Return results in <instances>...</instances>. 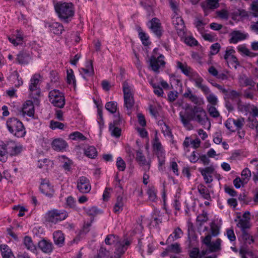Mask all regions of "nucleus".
Masks as SVG:
<instances>
[{
	"instance_id": "49",
	"label": "nucleus",
	"mask_w": 258,
	"mask_h": 258,
	"mask_svg": "<svg viewBox=\"0 0 258 258\" xmlns=\"http://www.w3.org/2000/svg\"><path fill=\"white\" fill-rule=\"evenodd\" d=\"M199 171L201 173L202 175H212V174L214 172V168L212 166L207 167L205 168H199Z\"/></svg>"
},
{
	"instance_id": "10",
	"label": "nucleus",
	"mask_w": 258,
	"mask_h": 258,
	"mask_svg": "<svg viewBox=\"0 0 258 258\" xmlns=\"http://www.w3.org/2000/svg\"><path fill=\"white\" fill-rule=\"evenodd\" d=\"M196 113H195L194 110V107L191 108L190 112H186V116L184 115L182 112H180L179 117L183 126L190 130V128L189 126H191L190 123V121L191 120H195L196 119Z\"/></svg>"
},
{
	"instance_id": "56",
	"label": "nucleus",
	"mask_w": 258,
	"mask_h": 258,
	"mask_svg": "<svg viewBox=\"0 0 258 258\" xmlns=\"http://www.w3.org/2000/svg\"><path fill=\"white\" fill-rule=\"evenodd\" d=\"M111 132V135L115 137H119L121 135V129L118 126H113L111 129H109Z\"/></svg>"
},
{
	"instance_id": "19",
	"label": "nucleus",
	"mask_w": 258,
	"mask_h": 258,
	"mask_svg": "<svg viewBox=\"0 0 258 258\" xmlns=\"http://www.w3.org/2000/svg\"><path fill=\"white\" fill-rule=\"evenodd\" d=\"M52 148L55 151H62L68 146L67 142L61 139H56L51 143Z\"/></svg>"
},
{
	"instance_id": "36",
	"label": "nucleus",
	"mask_w": 258,
	"mask_h": 258,
	"mask_svg": "<svg viewBox=\"0 0 258 258\" xmlns=\"http://www.w3.org/2000/svg\"><path fill=\"white\" fill-rule=\"evenodd\" d=\"M166 250L170 252L175 253H179L181 252L180 244L177 242L168 245Z\"/></svg>"
},
{
	"instance_id": "30",
	"label": "nucleus",
	"mask_w": 258,
	"mask_h": 258,
	"mask_svg": "<svg viewBox=\"0 0 258 258\" xmlns=\"http://www.w3.org/2000/svg\"><path fill=\"white\" fill-rule=\"evenodd\" d=\"M136 160L139 162L142 165H146L147 166V170H149L150 167V164L147 163V161L145 156L143 154L141 150H138L137 151V157Z\"/></svg>"
},
{
	"instance_id": "23",
	"label": "nucleus",
	"mask_w": 258,
	"mask_h": 258,
	"mask_svg": "<svg viewBox=\"0 0 258 258\" xmlns=\"http://www.w3.org/2000/svg\"><path fill=\"white\" fill-rule=\"evenodd\" d=\"M198 190L202 198L204 199L211 201V198L208 189L203 184L198 186Z\"/></svg>"
},
{
	"instance_id": "3",
	"label": "nucleus",
	"mask_w": 258,
	"mask_h": 258,
	"mask_svg": "<svg viewBox=\"0 0 258 258\" xmlns=\"http://www.w3.org/2000/svg\"><path fill=\"white\" fill-rule=\"evenodd\" d=\"M195 82V86L200 89L203 93L206 96V99L208 102L212 105H216L218 103L217 97L213 93H210V88L202 83L204 82L203 79L199 75L197 78L191 80Z\"/></svg>"
},
{
	"instance_id": "50",
	"label": "nucleus",
	"mask_w": 258,
	"mask_h": 258,
	"mask_svg": "<svg viewBox=\"0 0 258 258\" xmlns=\"http://www.w3.org/2000/svg\"><path fill=\"white\" fill-rule=\"evenodd\" d=\"M116 166L117 169L121 171H124L126 168V164L120 157L117 158Z\"/></svg>"
},
{
	"instance_id": "25",
	"label": "nucleus",
	"mask_w": 258,
	"mask_h": 258,
	"mask_svg": "<svg viewBox=\"0 0 258 258\" xmlns=\"http://www.w3.org/2000/svg\"><path fill=\"white\" fill-rule=\"evenodd\" d=\"M0 249L3 258H15L11 249L7 245H1L0 246Z\"/></svg>"
},
{
	"instance_id": "22",
	"label": "nucleus",
	"mask_w": 258,
	"mask_h": 258,
	"mask_svg": "<svg viewBox=\"0 0 258 258\" xmlns=\"http://www.w3.org/2000/svg\"><path fill=\"white\" fill-rule=\"evenodd\" d=\"M23 243L25 246L26 248L35 253L37 250L36 246L33 244L32 239L31 237L29 236H26L24 237Z\"/></svg>"
},
{
	"instance_id": "15",
	"label": "nucleus",
	"mask_w": 258,
	"mask_h": 258,
	"mask_svg": "<svg viewBox=\"0 0 258 258\" xmlns=\"http://www.w3.org/2000/svg\"><path fill=\"white\" fill-rule=\"evenodd\" d=\"M173 24L176 30L177 33L178 35H183L185 33L184 29L185 25L184 21L181 17H177L173 20Z\"/></svg>"
},
{
	"instance_id": "58",
	"label": "nucleus",
	"mask_w": 258,
	"mask_h": 258,
	"mask_svg": "<svg viewBox=\"0 0 258 258\" xmlns=\"http://www.w3.org/2000/svg\"><path fill=\"white\" fill-rule=\"evenodd\" d=\"M220 45L218 43L213 44L210 47V53L211 55H215L219 51L220 49Z\"/></svg>"
},
{
	"instance_id": "39",
	"label": "nucleus",
	"mask_w": 258,
	"mask_h": 258,
	"mask_svg": "<svg viewBox=\"0 0 258 258\" xmlns=\"http://www.w3.org/2000/svg\"><path fill=\"white\" fill-rule=\"evenodd\" d=\"M118 241V236L114 234H109L105 239V243L107 245L116 244Z\"/></svg>"
},
{
	"instance_id": "57",
	"label": "nucleus",
	"mask_w": 258,
	"mask_h": 258,
	"mask_svg": "<svg viewBox=\"0 0 258 258\" xmlns=\"http://www.w3.org/2000/svg\"><path fill=\"white\" fill-rule=\"evenodd\" d=\"M219 6L218 0H207V7L210 9H215Z\"/></svg>"
},
{
	"instance_id": "20",
	"label": "nucleus",
	"mask_w": 258,
	"mask_h": 258,
	"mask_svg": "<svg viewBox=\"0 0 258 258\" xmlns=\"http://www.w3.org/2000/svg\"><path fill=\"white\" fill-rule=\"evenodd\" d=\"M53 238L54 243L61 247L63 245L64 237L62 232L60 231H55L53 234Z\"/></svg>"
},
{
	"instance_id": "42",
	"label": "nucleus",
	"mask_w": 258,
	"mask_h": 258,
	"mask_svg": "<svg viewBox=\"0 0 258 258\" xmlns=\"http://www.w3.org/2000/svg\"><path fill=\"white\" fill-rule=\"evenodd\" d=\"M233 124L235 125L236 131L240 130L244 123V118L243 117H240L237 118V119H233Z\"/></svg>"
},
{
	"instance_id": "60",
	"label": "nucleus",
	"mask_w": 258,
	"mask_h": 258,
	"mask_svg": "<svg viewBox=\"0 0 258 258\" xmlns=\"http://www.w3.org/2000/svg\"><path fill=\"white\" fill-rule=\"evenodd\" d=\"M185 42L190 46H197L198 44V42L192 36L186 38Z\"/></svg>"
},
{
	"instance_id": "11",
	"label": "nucleus",
	"mask_w": 258,
	"mask_h": 258,
	"mask_svg": "<svg viewBox=\"0 0 258 258\" xmlns=\"http://www.w3.org/2000/svg\"><path fill=\"white\" fill-rule=\"evenodd\" d=\"M77 188L82 193L87 194L91 190L89 180L85 176L80 177L78 180Z\"/></svg>"
},
{
	"instance_id": "38",
	"label": "nucleus",
	"mask_w": 258,
	"mask_h": 258,
	"mask_svg": "<svg viewBox=\"0 0 258 258\" xmlns=\"http://www.w3.org/2000/svg\"><path fill=\"white\" fill-rule=\"evenodd\" d=\"M114 118L113 122H111L109 124V129H111L113 126H118L122 123V119L119 113L117 115H114Z\"/></svg>"
},
{
	"instance_id": "59",
	"label": "nucleus",
	"mask_w": 258,
	"mask_h": 258,
	"mask_svg": "<svg viewBox=\"0 0 258 258\" xmlns=\"http://www.w3.org/2000/svg\"><path fill=\"white\" fill-rule=\"evenodd\" d=\"M233 184L236 188H239L241 185L243 186L245 183L239 177H236L233 181Z\"/></svg>"
},
{
	"instance_id": "41",
	"label": "nucleus",
	"mask_w": 258,
	"mask_h": 258,
	"mask_svg": "<svg viewBox=\"0 0 258 258\" xmlns=\"http://www.w3.org/2000/svg\"><path fill=\"white\" fill-rule=\"evenodd\" d=\"M247 121L248 122V126L252 129L255 128L257 136H258V121L257 119L256 118H251L249 117L247 119Z\"/></svg>"
},
{
	"instance_id": "46",
	"label": "nucleus",
	"mask_w": 258,
	"mask_h": 258,
	"mask_svg": "<svg viewBox=\"0 0 258 258\" xmlns=\"http://www.w3.org/2000/svg\"><path fill=\"white\" fill-rule=\"evenodd\" d=\"M69 137L73 140L84 141L86 139V138L79 132L72 133L70 135Z\"/></svg>"
},
{
	"instance_id": "44",
	"label": "nucleus",
	"mask_w": 258,
	"mask_h": 258,
	"mask_svg": "<svg viewBox=\"0 0 258 258\" xmlns=\"http://www.w3.org/2000/svg\"><path fill=\"white\" fill-rule=\"evenodd\" d=\"M241 237L245 243L250 244L254 242V239L246 231L242 232Z\"/></svg>"
},
{
	"instance_id": "24",
	"label": "nucleus",
	"mask_w": 258,
	"mask_h": 258,
	"mask_svg": "<svg viewBox=\"0 0 258 258\" xmlns=\"http://www.w3.org/2000/svg\"><path fill=\"white\" fill-rule=\"evenodd\" d=\"M50 31L56 35H60L64 30L62 25L59 23H53L49 25Z\"/></svg>"
},
{
	"instance_id": "12",
	"label": "nucleus",
	"mask_w": 258,
	"mask_h": 258,
	"mask_svg": "<svg viewBox=\"0 0 258 258\" xmlns=\"http://www.w3.org/2000/svg\"><path fill=\"white\" fill-rule=\"evenodd\" d=\"M39 188L41 192L48 197H53L54 191L48 180L42 179Z\"/></svg>"
},
{
	"instance_id": "55",
	"label": "nucleus",
	"mask_w": 258,
	"mask_h": 258,
	"mask_svg": "<svg viewBox=\"0 0 258 258\" xmlns=\"http://www.w3.org/2000/svg\"><path fill=\"white\" fill-rule=\"evenodd\" d=\"M189 256L190 258H201L200 256L199 249L197 247H194L189 252Z\"/></svg>"
},
{
	"instance_id": "54",
	"label": "nucleus",
	"mask_w": 258,
	"mask_h": 258,
	"mask_svg": "<svg viewBox=\"0 0 258 258\" xmlns=\"http://www.w3.org/2000/svg\"><path fill=\"white\" fill-rule=\"evenodd\" d=\"M210 227L212 236H216L219 234L220 228L216 223H212Z\"/></svg>"
},
{
	"instance_id": "29",
	"label": "nucleus",
	"mask_w": 258,
	"mask_h": 258,
	"mask_svg": "<svg viewBox=\"0 0 258 258\" xmlns=\"http://www.w3.org/2000/svg\"><path fill=\"white\" fill-rule=\"evenodd\" d=\"M124 203L123 198L121 196H118L116 198V202L113 207V212L115 213H119L123 210Z\"/></svg>"
},
{
	"instance_id": "14",
	"label": "nucleus",
	"mask_w": 258,
	"mask_h": 258,
	"mask_svg": "<svg viewBox=\"0 0 258 258\" xmlns=\"http://www.w3.org/2000/svg\"><path fill=\"white\" fill-rule=\"evenodd\" d=\"M38 246L42 252L45 253H51L53 249L52 242L45 239H43L38 242Z\"/></svg>"
},
{
	"instance_id": "63",
	"label": "nucleus",
	"mask_w": 258,
	"mask_h": 258,
	"mask_svg": "<svg viewBox=\"0 0 258 258\" xmlns=\"http://www.w3.org/2000/svg\"><path fill=\"white\" fill-rule=\"evenodd\" d=\"M178 97V93L176 91H171L168 94V99L170 102L174 101Z\"/></svg>"
},
{
	"instance_id": "35",
	"label": "nucleus",
	"mask_w": 258,
	"mask_h": 258,
	"mask_svg": "<svg viewBox=\"0 0 258 258\" xmlns=\"http://www.w3.org/2000/svg\"><path fill=\"white\" fill-rule=\"evenodd\" d=\"M237 227L241 229V232L246 231V229L250 227V220L240 219L237 224Z\"/></svg>"
},
{
	"instance_id": "1",
	"label": "nucleus",
	"mask_w": 258,
	"mask_h": 258,
	"mask_svg": "<svg viewBox=\"0 0 258 258\" xmlns=\"http://www.w3.org/2000/svg\"><path fill=\"white\" fill-rule=\"evenodd\" d=\"M54 7L58 17L64 22L68 23L74 15L73 5L71 3H58Z\"/></svg>"
},
{
	"instance_id": "21",
	"label": "nucleus",
	"mask_w": 258,
	"mask_h": 258,
	"mask_svg": "<svg viewBox=\"0 0 258 258\" xmlns=\"http://www.w3.org/2000/svg\"><path fill=\"white\" fill-rule=\"evenodd\" d=\"M124 107L126 108L127 110L131 109L135 103L133 95L131 93H126L124 95Z\"/></svg>"
},
{
	"instance_id": "45",
	"label": "nucleus",
	"mask_w": 258,
	"mask_h": 258,
	"mask_svg": "<svg viewBox=\"0 0 258 258\" xmlns=\"http://www.w3.org/2000/svg\"><path fill=\"white\" fill-rule=\"evenodd\" d=\"M67 83L69 84H71L72 83L74 84V85L75 86L76 84V81L75 79V76L74 75L73 70H68L67 72Z\"/></svg>"
},
{
	"instance_id": "40",
	"label": "nucleus",
	"mask_w": 258,
	"mask_h": 258,
	"mask_svg": "<svg viewBox=\"0 0 258 258\" xmlns=\"http://www.w3.org/2000/svg\"><path fill=\"white\" fill-rule=\"evenodd\" d=\"M241 175L242 176L241 178L244 183H247L249 180L251 176V173L250 170L248 168H245L241 172Z\"/></svg>"
},
{
	"instance_id": "13",
	"label": "nucleus",
	"mask_w": 258,
	"mask_h": 258,
	"mask_svg": "<svg viewBox=\"0 0 258 258\" xmlns=\"http://www.w3.org/2000/svg\"><path fill=\"white\" fill-rule=\"evenodd\" d=\"M6 145L7 146L8 154L11 156H17L22 151V146L17 145L14 141H8Z\"/></svg>"
},
{
	"instance_id": "7",
	"label": "nucleus",
	"mask_w": 258,
	"mask_h": 258,
	"mask_svg": "<svg viewBox=\"0 0 258 258\" xmlns=\"http://www.w3.org/2000/svg\"><path fill=\"white\" fill-rule=\"evenodd\" d=\"M149 23H150L149 28L158 38H160L163 33L161 23H160V20L157 18H153Z\"/></svg>"
},
{
	"instance_id": "8",
	"label": "nucleus",
	"mask_w": 258,
	"mask_h": 258,
	"mask_svg": "<svg viewBox=\"0 0 258 258\" xmlns=\"http://www.w3.org/2000/svg\"><path fill=\"white\" fill-rule=\"evenodd\" d=\"M194 110L195 113H196L195 120L201 125L205 126L209 121L206 111L202 107L198 106H194Z\"/></svg>"
},
{
	"instance_id": "64",
	"label": "nucleus",
	"mask_w": 258,
	"mask_h": 258,
	"mask_svg": "<svg viewBox=\"0 0 258 258\" xmlns=\"http://www.w3.org/2000/svg\"><path fill=\"white\" fill-rule=\"evenodd\" d=\"M251 7V10L253 12L252 16L254 17H258V2H253Z\"/></svg>"
},
{
	"instance_id": "47",
	"label": "nucleus",
	"mask_w": 258,
	"mask_h": 258,
	"mask_svg": "<svg viewBox=\"0 0 258 258\" xmlns=\"http://www.w3.org/2000/svg\"><path fill=\"white\" fill-rule=\"evenodd\" d=\"M109 255V252L106 248L101 246L99 249L97 254L95 257L96 258H108Z\"/></svg>"
},
{
	"instance_id": "37",
	"label": "nucleus",
	"mask_w": 258,
	"mask_h": 258,
	"mask_svg": "<svg viewBox=\"0 0 258 258\" xmlns=\"http://www.w3.org/2000/svg\"><path fill=\"white\" fill-rule=\"evenodd\" d=\"M153 148L154 150L156 151L157 154H159L163 153V148L157 136H156L155 138Z\"/></svg>"
},
{
	"instance_id": "9",
	"label": "nucleus",
	"mask_w": 258,
	"mask_h": 258,
	"mask_svg": "<svg viewBox=\"0 0 258 258\" xmlns=\"http://www.w3.org/2000/svg\"><path fill=\"white\" fill-rule=\"evenodd\" d=\"M164 58V56L162 54H160L158 58H156L154 55L151 56L150 58V65L153 71L158 72L160 67L165 66V62L163 60Z\"/></svg>"
},
{
	"instance_id": "6",
	"label": "nucleus",
	"mask_w": 258,
	"mask_h": 258,
	"mask_svg": "<svg viewBox=\"0 0 258 258\" xmlns=\"http://www.w3.org/2000/svg\"><path fill=\"white\" fill-rule=\"evenodd\" d=\"M40 76L35 74L30 80V84L29 86L30 95L34 99H37L41 94V90L39 87Z\"/></svg>"
},
{
	"instance_id": "2",
	"label": "nucleus",
	"mask_w": 258,
	"mask_h": 258,
	"mask_svg": "<svg viewBox=\"0 0 258 258\" xmlns=\"http://www.w3.org/2000/svg\"><path fill=\"white\" fill-rule=\"evenodd\" d=\"M7 126L9 131L18 138L24 137L25 128L23 123L15 117L9 118L7 121Z\"/></svg>"
},
{
	"instance_id": "16",
	"label": "nucleus",
	"mask_w": 258,
	"mask_h": 258,
	"mask_svg": "<svg viewBox=\"0 0 258 258\" xmlns=\"http://www.w3.org/2000/svg\"><path fill=\"white\" fill-rule=\"evenodd\" d=\"M22 111L23 114H26L29 117H33L35 109L33 102L31 100L26 101L23 105Z\"/></svg>"
},
{
	"instance_id": "43",
	"label": "nucleus",
	"mask_w": 258,
	"mask_h": 258,
	"mask_svg": "<svg viewBox=\"0 0 258 258\" xmlns=\"http://www.w3.org/2000/svg\"><path fill=\"white\" fill-rule=\"evenodd\" d=\"M126 248L124 245L121 243L116 244L115 251L114 252L115 255H117V258H120L121 255L124 252Z\"/></svg>"
},
{
	"instance_id": "33",
	"label": "nucleus",
	"mask_w": 258,
	"mask_h": 258,
	"mask_svg": "<svg viewBox=\"0 0 258 258\" xmlns=\"http://www.w3.org/2000/svg\"><path fill=\"white\" fill-rule=\"evenodd\" d=\"M221 240L218 238L215 242H211V245L208 246L210 252H216L221 249Z\"/></svg>"
},
{
	"instance_id": "34",
	"label": "nucleus",
	"mask_w": 258,
	"mask_h": 258,
	"mask_svg": "<svg viewBox=\"0 0 258 258\" xmlns=\"http://www.w3.org/2000/svg\"><path fill=\"white\" fill-rule=\"evenodd\" d=\"M8 154L7 146L6 144L3 143L0 145V161L3 162H6Z\"/></svg>"
},
{
	"instance_id": "28",
	"label": "nucleus",
	"mask_w": 258,
	"mask_h": 258,
	"mask_svg": "<svg viewBox=\"0 0 258 258\" xmlns=\"http://www.w3.org/2000/svg\"><path fill=\"white\" fill-rule=\"evenodd\" d=\"M183 96L185 98H188L190 101L196 105L200 104L199 97L196 95L193 94L191 90L189 89H188L187 91L184 93Z\"/></svg>"
},
{
	"instance_id": "27",
	"label": "nucleus",
	"mask_w": 258,
	"mask_h": 258,
	"mask_svg": "<svg viewBox=\"0 0 258 258\" xmlns=\"http://www.w3.org/2000/svg\"><path fill=\"white\" fill-rule=\"evenodd\" d=\"M138 31L139 32V36L140 38L142 44L144 46H148L151 44V42L149 41V37L143 31L142 28L139 27L138 28Z\"/></svg>"
},
{
	"instance_id": "18",
	"label": "nucleus",
	"mask_w": 258,
	"mask_h": 258,
	"mask_svg": "<svg viewBox=\"0 0 258 258\" xmlns=\"http://www.w3.org/2000/svg\"><path fill=\"white\" fill-rule=\"evenodd\" d=\"M17 56V60L21 64H28L31 59L30 53L26 51H20Z\"/></svg>"
},
{
	"instance_id": "62",
	"label": "nucleus",
	"mask_w": 258,
	"mask_h": 258,
	"mask_svg": "<svg viewBox=\"0 0 258 258\" xmlns=\"http://www.w3.org/2000/svg\"><path fill=\"white\" fill-rule=\"evenodd\" d=\"M233 119L232 118H228L225 122V126L231 132H235V130L232 126L233 125Z\"/></svg>"
},
{
	"instance_id": "48",
	"label": "nucleus",
	"mask_w": 258,
	"mask_h": 258,
	"mask_svg": "<svg viewBox=\"0 0 258 258\" xmlns=\"http://www.w3.org/2000/svg\"><path fill=\"white\" fill-rule=\"evenodd\" d=\"M105 108L111 113L116 112L117 109V103L114 101H110L106 103Z\"/></svg>"
},
{
	"instance_id": "52",
	"label": "nucleus",
	"mask_w": 258,
	"mask_h": 258,
	"mask_svg": "<svg viewBox=\"0 0 258 258\" xmlns=\"http://www.w3.org/2000/svg\"><path fill=\"white\" fill-rule=\"evenodd\" d=\"M64 126V124L61 122L54 120H51L50 121V127L52 130H55L56 128L62 130Z\"/></svg>"
},
{
	"instance_id": "17",
	"label": "nucleus",
	"mask_w": 258,
	"mask_h": 258,
	"mask_svg": "<svg viewBox=\"0 0 258 258\" xmlns=\"http://www.w3.org/2000/svg\"><path fill=\"white\" fill-rule=\"evenodd\" d=\"M231 38L229 41L230 43L235 44L238 41L246 39V35L239 31H233L230 33Z\"/></svg>"
},
{
	"instance_id": "51",
	"label": "nucleus",
	"mask_w": 258,
	"mask_h": 258,
	"mask_svg": "<svg viewBox=\"0 0 258 258\" xmlns=\"http://www.w3.org/2000/svg\"><path fill=\"white\" fill-rule=\"evenodd\" d=\"M208 220V217L207 216V213L205 211H203L202 213L198 215L197 217V221L200 222V225L203 223L207 222Z\"/></svg>"
},
{
	"instance_id": "32",
	"label": "nucleus",
	"mask_w": 258,
	"mask_h": 258,
	"mask_svg": "<svg viewBox=\"0 0 258 258\" xmlns=\"http://www.w3.org/2000/svg\"><path fill=\"white\" fill-rule=\"evenodd\" d=\"M183 232L181 229L179 227H177L174 230L173 234H170L169 235L168 239H167L166 243H168L171 242L172 241H174L179 238L180 237V235Z\"/></svg>"
},
{
	"instance_id": "26",
	"label": "nucleus",
	"mask_w": 258,
	"mask_h": 258,
	"mask_svg": "<svg viewBox=\"0 0 258 258\" xmlns=\"http://www.w3.org/2000/svg\"><path fill=\"white\" fill-rule=\"evenodd\" d=\"M84 154L89 158L95 159L97 156V151L93 146H89L84 149Z\"/></svg>"
},
{
	"instance_id": "53",
	"label": "nucleus",
	"mask_w": 258,
	"mask_h": 258,
	"mask_svg": "<svg viewBox=\"0 0 258 258\" xmlns=\"http://www.w3.org/2000/svg\"><path fill=\"white\" fill-rule=\"evenodd\" d=\"M208 112L211 116L216 118L218 117L220 115V113L214 106H210L208 107Z\"/></svg>"
},
{
	"instance_id": "5",
	"label": "nucleus",
	"mask_w": 258,
	"mask_h": 258,
	"mask_svg": "<svg viewBox=\"0 0 258 258\" xmlns=\"http://www.w3.org/2000/svg\"><path fill=\"white\" fill-rule=\"evenodd\" d=\"M49 101L54 106L62 108L65 105V98L63 93L57 89L51 90L49 93Z\"/></svg>"
},
{
	"instance_id": "61",
	"label": "nucleus",
	"mask_w": 258,
	"mask_h": 258,
	"mask_svg": "<svg viewBox=\"0 0 258 258\" xmlns=\"http://www.w3.org/2000/svg\"><path fill=\"white\" fill-rule=\"evenodd\" d=\"M149 199L151 201H155L157 198L156 192L154 188H150L147 191Z\"/></svg>"
},
{
	"instance_id": "4",
	"label": "nucleus",
	"mask_w": 258,
	"mask_h": 258,
	"mask_svg": "<svg viewBox=\"0 0 258 258\" xmlns=\"http://www.w3.org/2000/svg\"><path fill=\"white\" fill-rule=\"evenodd\" d=\"M68 217V212L63 209H53L48 211L45 215L46 221L54 224L65 220Z\"/></svg>"
},
{
	"instance_id": "31",
	"label": "nucleus",
	"mask_w": 258,
	"mask_h": 258,
	"mask_svg": "<svg viewBox=\"0 0 258 258\" xmlns=\"http://www.w3.org/2000/svg\"><path fill=\"white\" fill-rule=\"evenodd\" d=\"M177 67L180 69L181 72L186 76H189L191 69L186 63L183 64L180 61H177Z\"/></svg>"
}]
</instances>
